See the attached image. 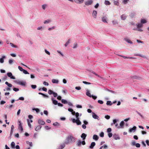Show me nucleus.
Wrapping results in <instances>:
<instances>
[{
    "label": "nucleus",
    "mask_w": 149,
    "mask_h": 149,
    "mask_svg": "<svg viewBox=\"0 0 149 149\" xmlns=\"http://www.w3.org/2000/svg\"><path fill=\"white\" fill-rule=\"evenodd\" d=\"M76 141V138L72 135H69L66 138V141L65 143L68 144L74 142Z\"/></svg>",
    "instance_id": "1"
},
{
    "label": "nucleus",
    "mask_w": 149,
    "mask_h": 149,
    "mask_svg": "<svg viewBox=\"0 0 149 149\" xmlns=\"http://www.w3.org/2000/svg\"><path fill=\"white\" fill-rule=\"evenodd\" d=\"M130 24L132 25H134L135 27L133 29V30H137L138 31H140V23H138V24H135L133 22H131Z\"/></svg>",
    "instance_id": "2"
},
{
    "label": "nucleus",
    "mask_w": 149,
    "mask_h": 149,
    "mask_svg": "<svg viewBox=\"0 0 149 149\" xmlns=\"http://www.w3.org/2000/svg\"><path fill=\"white\" fill-rule=\"evenodd\" d=\"M71 119L73 123H76L77 125L81 124V122L79 120V118L76 119V120L74 118H72Z\"/></svg>",
    "instance_id": "3"
},
{
    "label": "nucleus",
    "mask_w": 149,
    "mask_h": 149,
    "mask_svg": "<svg viewBox=\"0 0 149 149\" xmlns=\"http://www.w3.org/2000/svg\"><path fill=\"white\" fill-rule=\"evenodd\" d=\"M15 82L18 84L24 86L26 84L25 82L21 81L19 80H16L14 81Z\"/></svg>",
    "instance_id": "4"
},
{
    "label": "nucleus",
    "mask_w": 149,
    "mask_h": 149,
    "mask_svg": "<svg viewBox=\"0 0 149 149\" xmlns=\"http://www.w3.org/2000/svg\"><path fill=\"white\" fill-rule=\"evenodd\" d=\"M131 144L132 146H135L137 148L140 147V144L136 143L134 141H132L131 143Z\"/></svg>",
    "instance_id": "5"
},
{
    "label": "nucleus",
    "mask_w": 149,
    "mask_h": 149,
    "mask_svg": "<svg viewBox=\"0 0 149 149\" xmlns=\"http://www.w3.org/2000/svg\"><path fill=\"white\" fill-rule=\"evenodd\" d=\"M85 144L86 143L84 141H81L80 140H79L78 141L77 145L78 146H81V144L84 145H85Z\"/></svg>",
    "instance_id": "6"
},
{
    "label": "nucleus",
    "mask_w": 149,
    "mask_h": 149,
    "mask_svg": "<svg viewBox=\"0 0 149 149\" xmlns=\"http://www.w3.org/2000/svg\"><path fill=\"white\" fill-rule=\"evenodd\" d=\"M107 15H105L103 16L102 18V21L104 23H107Z\"/></svg>",
    "instance_id": "7"
},
{
    "label": "nucleus",
    "mask_w": 149,
    "mask_h": 149,
    "mask_svg": "<svg viewBox=\"0 0 149 149\" xmlns=\"http://www.w3.org/2000/svg\"><path fill=\"white\" fill-rule=\"evenodd\" d=\"M93 2V0H89L85 2V5L86 6L91 5Z\"/></svg>",
    "instance_id": "8"
},
{
    "label": "nucleus",
    "mask_w": 149,
    "mask_h": 149,
    "mask_svg": "<svg viewBox=\"0 0 149 149\" xmlns=\"http://www.w3.org/2000/svg\"><path fill=\"white\" fill-rule=\"evenodd\" d=\"M124 122L123 121H122L120 123V126L117 127V128L118 129L123 128L124 127Z\"/></svg>",
    "instance_id": "9"
},
{
    "label": "nucleus",
    "mask_w": 149,
    "mask_h": 149,
    "mask_svg": "<svg viewBox=\"0 0 149 149\" xmlns=\"http://www.w3.org/2000/svg\"><path fill=\"white\" fill-rule=\"evenodd\" d=\"M136 127L134 126L132 128H130L129 130L130 133L134 132L136 131Z\"/></svg>",
    "instance_id": "10"
},
{
    "label": "nucleus",
    "mask_w": 149,
    "mask_h": 149,
    "mask_svg": "<svg viewBox=\"0 0 149 149\" xmlns=\"http://www.w3.org/2000/svg\"><path fill=\"white\" fill-rule=\"evenodd\" d=\"M7 75L11 79H15V77L13 76L12 73L10 72L8 73Z\"/></svg>",
    "instance_id": "11"
},
{
    "label": "nucleus",
    "mask_w": 149,
    "mask_h": 149,
    "mask_svg": "<svg viewBox=\"0 0 149 149\" xmlns=\"http://www.w3.org/2000/svg\"><path fill=\"white\" fill-rule=\"evenodd\" d=\"M113 137L115 140H119L120 139V137L119 136V135L116 134H113Z\"/></svg>",
    "instance_id": "12"
},
{
    "label": "nucleus",
    "mask_w": 149,
    "mask_h": 149,
    "mask_svg": "<svg viewBox=\"0 0 149 149\" xmlns=\"http://www.w3.org/2000/svg\"><path fill=\"white\" fill-rule=\"evenodd\" d=\"M92 117L95 119H99V117L96 114L92 112Z\"/></svg>",
    "instance_id": "13"
},
{
    "label": "nucleus",
    "mask_w": 149,
    "mask_h": 149,
    "mask_svg": "<svg viewBox=\"0 0 149 149\" xmlns=\"http://www.w3.org/2000/svg\"><path fill=\"white\" fill-rule=\"evenodd\" d=\"M84 1V0H74V2L78 4H81Z\"/></svg>",
    "instance_id": "14"
},
{
    "label": "nucleus",
    "mask_w": 149,
    "mask_h": 149,
    "mask_svg": "<svg viewBox=\"0 0 149 149\" xmlns=\"http://www.w3.org/2000/svg\"><path fill=\"white\" fill-rule=\"evenodd\" d=\"M124 40L128 43L131 44L132 43V42L130 40L129 38H124Z\"/></svg>",
    "instance_id": "15"
},
{
    "label": "nucleus",
    "mask_w": 149,
    "mask_h": 149,
    "mask_svg": "<svg viewBox=\"0 0 149 149\" xmlns=\"http://www.w3.org/2000/svg\"><path fill=\"white\" fill-rule=\"evenodd\" d=\"M97 11L96 10H94L93 12V17L95 18H96V16L97 15Z\"/></svg>",
    "instance_id": "16"
},
{
    "label": "nucleus",
    "mask_w": 149,
    "mask_h": 149,
    "mask_svg": "<svg viewBox=\"0 0 149 149\" xmlns=\"http://www.w3.org/2000/svg\"><path fill=\"white\" fill-rule=\"evenodd\" d=\"M127 17V16L125 14H123L121 16V18L122 20H125L126 19Z\"/></svg>",
    "instance_id": "17"
},
{
    "label": "nucleus",
    "mask_w": 149,
    "mask_h": 149,
    "mask_svg": "<svg viewBox=\"0 0 149 149\" xmlns=\"http://www.w3.org/2000/svg\"><path fill=\"white\" fill-rule=\"evenodd\" d=\"M93 139L95 141H97L99 139V137L97 135L94 134L93 136Z\"/></svg>",
    "instance_id": "18"
},
{
    "label": "nucleus",
    "mask_w": 149,
    "mask_h": 149,
    "mask_svg": "<svg viewBox=\"0 0 149 149\" xmlns=\"http://www.w3.org/2000/svg\"><path fill=\"white\" fill-rule=\"evenodd\" d=\"M51 99H52V103L56 105L57 104H58L57 101H56V100H55L54 99V98L52 97V98Z\"/></svg>",
    "instance_id": "19"
},
{
    "label": "nucleus",
    "mask_w": 149,
    "mask_h": 149,
    "mask_svg": "<svg viewBox=\"0 0 149 149\" xmlns=\"http://www.w3.org/2000/svg\"><path fill=\"white\" fill-rule=\"evenodd\" d=\"M86 95L88 96L91 97H92V95L91 94L90 91L88 89L86 90Z\"/></svg>",
    "instance_id": "20"
},
{
    "label": "nucleus",
    "mask_w": 149,
    "mask_h": 149,
    "mask_svg": "<svg viewBox=\"0 0 149 149\" xmlns=\"http://www.w3.org/2000/svg\"><path fill=\"white\" fill-rule=\"evenodd\" d=\"M52 83L54 84H58V83L59 81L57 79H53L52 80Z\"/></svg>",
    "instance_id": "21"
},
{
    "label": "nucleus",
    "mask_w": 149,
    "mask_h": 149,
    "mask_svg": "<svg viewBox=\"0 0 149 149\" xmlns=\"http://www.w3.org/2000/svg\"><path fill=\"white\" fill-rule=\"evenodd\" d=\"M38 123L39 124L41 125H44L45 124V122L41 120H38Z\"/></svg>",
    "instance_id": "22"
},
{
    "label": "nucleus",
    "mask_w": 149,
    "mask_h": 149,
    "mask_svg": "<svg viewBox=\"0 0 149 149\" xmlns=\"http://www.w3.org/2000/svg\"><path fill=\"white\" fill-rule=\"evenodd\" d=\"M136 15V13L134 12H132L130 15V16L131 17V18H133Z\"/></svg>",
    "instance_id": "23"
},
{
    "label": "nucleus",
    "mask_w": 149,
    "mask_h": 149,
    "mask_svg": "<svg viewBox=\"0 0 149 149\" xmlns=\"http://www.w3.org/2000/svg\"><path fill=\"white\" fill-rule=\"evenodd\" d=\"M86 134L85 133H83L81 136V137L82 138L83 140H85L86 139Z\"/></svg>",
    "instance_id": "24"
},
{
    "label": "nucleus",
    "mask_w": 149,
    "mask_h": 149,
    "mask_svg": "<svg viewBox=\"0 0 149 149\" xmlns=\"http://www.w3.org/2000/svg\"><path fill=\"white\" fill-rule=\"evenodd\" d=\"M5 58V56H3L2 58H0V62L1 63H3L4 62V58Z\"/></svg>",
    "instance_id": "25"
},
{
    "label": "nucleus",
    "mask_w": 149,
    "mask_h": 149,
    "mask_svg": "<svg viewBox=\"0 0 149 149\" xmlns=\"http://www.w3.org/2000/svg\"><path fill=\"white\" fill-rule=\"evenodd\" d=\"M95 142H92L90 146V148H93V147L95 146Z\"/></svg>",
    "instance_id": "26"
},
{
    "label": "nucleus",
    "mask_w": 149,
    "mask_h": 149,
    "mask_svg": "<svg viewBox=\"0 0 149 149\" xmlns=\"http://www.w3.org/2000/svg\"><path fill=\"white\" fill-rule=\"evenodd\" d=\"M11 147L12 148H15V143L14 142H12L11 144Z\"/></svg>",
    "instance_id": "27"
},
{
    "label": "nucleus",
    "mask_w": 149,
    "mask_h": 149,
    "mask_svg": "<svg viewBox=\"0 0 149 149\" xmlns=\"http://www.w3.org/2000/svg\"><path fill=\"white\" fill-rule=\"evenodd\" d=\"M57 52L58 54H60L61 56L63 57L64 56V54L60 51L57 50Z\"/></svg>",
    "instance_id": "28"
},
{
    "label": "nucleus",
    "mask_w": 149,
    "mask_h": 149,
    "mask_svg": "<svg viewBox=\"0 0 149 149\" xmlns=\"http://www.w3.org/2000/svg\"><path fill=\"white\" fill-rule=\"evenodd\" d=\"M104 4L107 5H109L111 4V3L108 0H105L104 1Z\"/></svg>",
    "instance_id": "29"
},
{
    "label": "nucleus",
    "mask_w": 149,
    "mask_h": 149,
    "mask_svg": "<svg viewBox=\"0 0 149 149\" xmlns=\"http://www.w3.org/2000/svg\"><path fill=\"white\" fill-rule=\"evenodd\" d=\"M51 22V21L50 19H48L47 20H45L44 22V23L45 24H47Z\"/></svg>",
    "instance_id": "30"
},
{
    "label": "nucleus",
    "mask_w": 149,
    "mask_h": 149,
    "mask_svg": "<svg viewBox=\"0 0 149 149\" xmlns=\"http://www.w3.org/2000/svg\"><path fill=\"white\" fill-rule=\"evenodd\" d=\"M41 128V126H38L36 128L35 130L36 131H38V130H40Z\"/></svg>",
    "instance_id": "31"
},
{
    "label": "nucleus",
    "mask_w": 149,
    "mask_h": 149,
    "mask_svg": "<svg viewBox=\"0 0 149 149\" xmlns=\"http://www.w3.org/2000/svg\"><path fill=\"white\" fill-rule=\"evenodd\" d=\"M147 21L146 19H141V23L142 24H144L146 23Z\"/></svg>",
    "instance_id": "32"
},
{
    "label": "nucleus",
    "mask_w": 149,
    "mask_h": 149,
    "mask_svg": "<svg viewBox=\"0 0 149 149\" xmlns=\"http://www.w3.org/2000/svg\"><path fill=\"white\" fill-rule=\"evenodd\" d=\"M14 126L13 125H12L11 126V132H10V134L11 135L13 132V130H14Z\"/></svg>",
    "instance_id": "33"
},
{
    "label": "nucleus",
    "mask_w": 149,
    "mask_h": 149,
    "mask_svg": "<svg viewBox=\"0 0 149 149\" xmlns=\"http://www.w3.org/2000/svg\"><path fill=\"white\" fill-rule=\"evenodd\" d=\"M65 146L64 144H62L59 147L58 149H63Z\"/></svg>",
    "instance_id": "34"
},
{
    "label": "nucleus",
    "mask_w": 149,
    "mask_h": 149,
    "mask_svg": "<svg viewBox=\"0 0 149 149\" xmlns=\"http://www.w3.org/2000/svg\"><path fill=\"white\" fill-rule=\"evenodd\" d=\"M5 84L7 85L9 87H12V84H9L8 82L6 81L5 82Z\"/></svg>",
    "instance_id": "35"
},
{
    "label": "nucleus",
    "mask_w": 149,
    "mask_h": 149,
    "mask_svg": "<svg viewBox=\"0 0 149 149\" xmlns=\"http://www.w3.org/2000/svg\"><path fill=\"white\" fill-rule=\"evenodd\" d=\"M27 121L29 127L30 128H31V124L30 123V121H29V119H27Z\"/></svg>",
    "instance_id": "36"
},
{
    "label": "nucleus",
    "mask_w": 149,
    "mask_h": 149,
    "mask_svg": "<svg viewBox=\"0 0 149 149\" xmlns=\"http://www.w3.org/2000/svg\"><path fill=\"white\" fill-rule=\"evenodd\" d=\"M10 45L11 47H13L16 48H17V46L14 45L13 43H10Z\"/></svg>",
    "instance_id": "37"
},
{
    "label": "nucleus",
    "mask_w": 149,
    "mask_h": 149,
    "mask_svg": "<svg viewBox=\"0 0 149 149\" xmlns=\"http://www.w3.org/2000/svg\"><path fill=\"white\" fill-rule=\"evenodd\" d=\"M71 41L70 39H69L68 41L65 44V47H66L69 44L70 42V41Z\"/></svg>",
    "instance_id": "38"
},
{
    "label": "nucleus",
    "mask_w": 149,
    "mask_h": 149,
    "mask_svg": "<svg viewBox=\"0 0 149 149\" xmlns=\"http://www.w3.org/2000/svg\"><path fill=\"white\" fill-rule=\"evenodd\" d=\"M54 92L51 90H49L48 92V93L50 95L53 94Z\"/></svg>",
    "instance_id": "39"
},
{
    "label": "nucleus",
    "mask_w": 149,
    "mask_h": 149,
    "mask_svg": "<svg viewBox=\"0 0 149 149\" xmlns=\"http://www.w3.org/2000/svg\"><path fill=\"white\" fill-rule=\"evenodd\" d=\"M61 102L62 103L64 104H67L68 103V102L67 100L64 99H62L61 100Z\"/></svg>",
    "instance_id": "40"
},
{
    "label": "nucleus",
    "mask_w": 149,
    "mask_h": 149,
    "mask_svg": "<svg viewBox=\"0 0 149 149\" xmlns=\"http://www.w3.org/2000/svg\"><path fill=\"white\" fill-rule=\"evenodd\" d=\"M113 24V25L117 24H118V22L116 20H113L112 21Z\"/></svg>",
    "instance_id": "41"
},
{
    "label": "nucleus",
    "mask_w": 149,
    "mask_h": 149,
    "mask_svg": "<svg viewBox=\"0 0 149 149\" xmlns=\"http://www.w3.org/2000/svg\"><path fill=\"white\" fill-rule=\"evenodd\" d=\"M47 6V5L46 4H44L42 5V8L43 10H45Z\"/></svg>",
    "instance_id": "42"
},
{
    "label": "nucleus",
    "mask_w": 149,
    "mask_h": 149,
    "mask_svg": "<svg viewBox=\"0 0 149 149\" xmlns=\"http://www.w3.org/2000/svg\"><path fill=\"white\" fill-rule=\"evenodd\" d=\"M53 125L55 126H59L60 125V124L57 122H56L53 123Z\"/></svg>",
    "instance_id": "43"
},
{
    "label": "nucleus",
    "mask_w": 149,
    "mask_h": 149,
    "mask_svg": "<svg viewBox=\"0 0 149 149\" xmlns=\"http://www.w3.org/2000/svg\"><path fill=\"white\" fill-rule=\"evenodd\" d=\"M18 128L20 130L21 132H22L23 130V129L22 125H19Z\"/></svg>",
    "instance_id": "44"
},
{
    "label": "nucleus",
    "mask_w": 149,
    "mask_h": 149,
    "mask_svg": "<svg viewBox=\"0 0 149 149\" xmlns=\"http://www.w3.org/2000/svg\"><path fill=\"white\" fill-rule=\"evenodd\" d=\"M114 4L116 6H118L119 5V2L118 1H115L114 2Z\"/></svg>",
    "instance_id": "45"
},
{
    "label": "nucleus",
    "mask_w": 149,
    "mask_h": 149,
    "mask_svg": "<svg viewBox=\"0 0 149 149\" xmlns=\"http://www.w3.org/2000/svg\"><path fill=\"white\" fill-rule=\"evenodd\" d=\"M106 104L107 105H111L112 103H111V102L110 101H107V102Z\"/></svg>",
    "instance_id": "46"
},
{
    "label": "nucleus",
    "mask_w": 149,
    "mask_h": 149,
    "mask_svg": "<svg viewBox=\"0 0 149 149\" xmlns=\"http://www.w3.org/2000/svg\"><path fill=\"white\" fill-rule=\"evenodd\" d=\"M140 116L142 118V120H144L146 119V117L145 116H143V115H141V114H140Z\"/></svg>",
    "instance_id": "47"
},
{
    "label": "nucleus",
    "mask_w": 149,
    "mask_h": 149,
    "mask_svg": "<svg viewBox=\"0 0 149 149\" xmlns=\"http://www.w3.org/2000/svg\"><path fill=\"white\" fill-rule=\"evenodd\" d=\"M75 115L76 119L79 118V114L78 112L76 113Z\"/></svg>",
    "instance_id": "48"
},
{
    "label": "nucleus",
    "mask_w": 149,
    "mask_h": 149,
    "mask_svg": "<svg viewBox=\"0 0 149 149\" xmlns=\"http://www.w3.org/2000/svg\"><path fill=\"white\" fill-rule=\"evenodd\" d=\"M32 110H35L37 112H39L40 111V110L39 109H38V108H36V109H35V108H33V109H32Z\"/></svg>",
    "instance_id": "49"
},
{
    "label": "nucleus",
    "mask_w": 149,
    "mask_h": 149,
    "mask_svg": "<svg viewBox=\"0 0 149 149\" xmlns=\"http://www.w3.org/2000/svg\"><path fill=\"white\" fill-rule=\"evenodd\" d=\"M45 51L46 54H48L49 55H50V53L49 51H48L47 49H45Z\"/></svg>",
    "instance_id": "50"
},
{
    "label": "nucleus",
    "mask_w": 149,
    "mask_h": 149,
    "mask_svg": "<svg viewBox=\"0 0 149 149\" xmlns=\"http://www.w3.org/2000/svg\"><path fill=\"white\" fill-rule=\"evenodd\" d=\"M22 72L25 74H29V73L25 70H24Z\"/></svg>",
    "instance_id": "51"
},
{
    "label": "nucleus",
    "mask_w": 149,
    "mask_h": 149,
    "mask_svg": "<svg viewBox=\"0 0 149 149\" xmlns=\"http://www.w3.org/2000/svg\"><path fill=\"white\" fill-rule=\"evenodd\" d=\"M13 60L10 59L8 61V62L10 64H12L13 63Z\"/></svg>",
    "instance_id": "52"
},
{
    "label": "nucleus",
    "mask_w": 149,
    "mask_h": 149,
    "mask_svg": "<svg viewBox=\"0 0 149 149\" xmlns=\"http://www.w3.org/2000/svg\"><path fill=\"white\" fill-rule=\"evenodd\" d=\"M18 68L21 71H23V70H24L23 68H22L21 67V66H19L18 67Z\"/></svg>",
    "instance_id": "53"
},
{
    "label": "nucleus",
    "mask_w": 149,
    "mask_h": 149,
    "mask_svg": "<svg viewBox=\"0 0 149 149\" xmlns=\"http://www.w3.org/2000/svg\"><path fill=\"white\" fill-rule=\"evenodd\" d=\"M100 136L101 137H103L104 136V133L103 132H102L100 134Z\"/></svg>",
    "instance_id": "54"
},
{
    "label": "nucleus",
    "mask_w": 149,
    "mask_h": 149,
    "mask_svg": "<svg viewBox=\"0 0 149 149\" xmlns=\"http://www.w3.org/2000/svg\"><path fill=\"white\" fill-rule=\"evenodd\" d=\"M43 84L44 85L48 86L49 85V84L47 82L44 81L43 82Z\"/></svg>",
    "instance_id": "55"
},
{
    "label": "nucleus",
    "mask_w": 149,
    "mask_h": 149,
    "mask_svg": "<svg viewBox=\"0 0 149 149\" xmlns=\"http://www.w3.org/2000/svg\"><path fill=\"white\" fill-rule=\"evenodd\" d=\"M31 87L32 88L34 89L36 88V85H31Z\"/></svg>",
    "instance_id": "56"
},
{
    "label": "nucleus",
    "mask_w": 149,
    "mask_h": 149,
    "mask_svg": "<svg viewBox=\"0 0 149 149\" xmlns=\"http://www.w3.org/2000/svg\"><path fill=\"white\" fill-rule=\"evenodd\" d=\"M55 27L54 26H53L52 27H50V28H48V30H49V31H50V30H53V29H54V28H55Z\"/></svg>",
    "instance_id": "57"
},
{
    "label": "nucleus",
    "mask_w": 149,
    "mask_h": 149,
    "mask_svg": "<svg viewBox=\"0 0 149 149\" xmlns=\"http://www.w3.org/2000/svg\"><path fill=\"white\" fill-rule=\"evenodd\" d=\"M110 118V116L109 115H106L105 116V118L107 119H109Z\"/></svg>",
    "instance_id": "58"
},
{
    "label": "nucleus",
    "mask_w": 149,
    "mask_h": 149,
    "mask_svg": "<svg viewBox=\"0 0 149 149\" xmlns=\"http://www.w3.org/2000/svg\"><path fill=\"white\" fill-rule=\"evenodd\" d=\"M83 83L86 84H90L91 83L85 81H83Z\"/></svg>",
    "instance_id": "59"
},
{
    "label": "nucleus",
    "mask_w": 149,
    "mask_h": 149,
    "mask_svg": "<svg viewBox=\"0 0 149 149\" xmlns=\"http://www.w3.org/2000/svg\"><path fill=\"white\" fill-rule=\"evenodd\" d=\"M13 90L14 91L16 92L18 91H19V89L18 88H14L13 89Z\"/></svg>",
    "instance_id": "60"
},
{
    "label": "nucleus",
    "mask_w": 149,
    "mask_h": 149,
    "mask_svg": "<svg viewBox=\"0 0 149 149\" xmlns=\"http://www.w3.org/2000/svg\"><path fill=\"white\" fill-rule=\"evenodd\" d=\"M112 135V134L111 133H109L108 134V136L109 138L111 137Z\"/></svg>",
    "instance_id": "61"
},
{
    "label": "nucleus",
    "mask_w": 149,
    "mask_h": 149,
    "mask_svg": "<svg viewBox=\"0 0 149 149\" xmlns=\"http://www.w3.org/2000/svg\"><path fill=\"white\" fill-rule=\"evenodd\" d=\"M98 103H100L101 104H102L103 103V101L101 100H98Z\"/></svg>",
    "instance_id": "62"
},
{
    "label": "nucleus",
    "mask_w": 149,
    "mask_h": 149,
    "mask_svg": "<svg viewBox=\"0 0 149 149\" xmlns=\"http://www.w3.org/2000/svg\"><path fill=\"white\" fill-rule=\"evenodd\" d=\"M99 6V4L98 3H97L94 6L95 8H98Z\"/></svg>",
    "instance_id": "63"
},
{
    "label": "nucleus",
    "mask_w": 149,
    "mask_h": 149,
    "mask_svg": "<svg viewBox=\"0 0 149 149\" xmlns=\"http://www.w3.org/2000/svg\"><path fill=\"white\" fill-rule=\"evenodd\" d=\"M53 94L54 97H56L58 95L55 92H54Z\"/></svg>",
    "instance_id": "64"
}]
</instances>
